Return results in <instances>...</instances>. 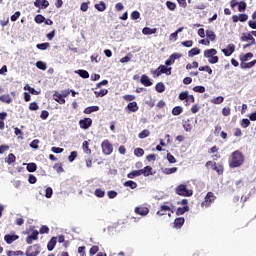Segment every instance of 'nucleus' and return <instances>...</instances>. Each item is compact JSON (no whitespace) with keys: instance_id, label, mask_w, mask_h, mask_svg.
Segmentation results:
<instances>
[{"instance_id":"8fccbe9b","label":"nucleus","mask_w":256,"mask_h":256,"mask_svg":"<svg viewBox=\"0 0 256 256\" xmlns=\"http://www.w3.org/2000/svg\"><path fill=\"white\" fill-rule=\"evenodd\" d=\"M223 101H225V98H223V96H218L216 98H214L211 103H213L214 105H221V103H223Z\"/></svg>"},{"instance_id":"9d476101","label":"nucleus","mask_w":256,"mask_h":256,"mask_svg":"<svg viewBox=\"0 0 256 256\" xmlns=\"http://www.w3.org/2000/svg\"><path fill=\"white\" fill-rule=\"evenodd\" d=\"M168 203L169 202H166L164 205L160 206V209L157 211V215H159L160 217H163V215H167L169 211L173 213V210H171V206L167 205Z\"/></svg>"},{"instance_id":"4c0bfd02","label":"nucleus","mask_w":256,"mask_h":256,"mask_svg":"<svg viewBox=\"0 0 256 256\" xmlns=\"http://www.w3.org/2000/svg\"><path fill=\"white\" fill-rule=\"evenodd\" d=\"M26 169L29 173H35V171H37V164L36 163H29V164H27Z\"/></svg>"},{"instance_id":"052dcab7","label":"nucleus","mask_w":256,"mask_h":256,"mask_svg":"<svg viewBox=\"0 0 256 256\" xmlns=\"http://www.w3.org/2000/svg\"><path fill=\"white\" fill-rule=\"evenodd\" d=\"M197 67H199V62H197V61H194L191 64L189 63L186 65V69H188V70L197 69Z\"/></svg>"},{"instance_id":"dca6fc26","label":"nucleus","mask_w":256,"mask_h":256,"mask_svg":"<svg viewBox=\"0 0 256 256\" xmlns=\"http://www.w3.org/2000/svg\"><path fill=\"white\" fill-rule=\"evenodd\" d=\"M140 83L144 85V87H151V85H153V82H151V79H149V76H147V74H143L141 76Z\"/></svg>"},{"instance_id":"680f3d73","label":"nucleus","mask_w":256,"mask_h":256,"mask_svg":"<svg viewBox=\"0 0 256 256\" xmlns=\"http://www.w3.org/2000/svg\"><path fill=\"white\" fill-rule=\"evenodd\" d=\"M45 197L47 199H51V197H53V188L51 187L46 188Z\"/></svg>"},{"instance_id":"6ab92c4d","label":"nucleus","mask_w":256,"mask_h":256,"mask_svg":"<svg viewBox=\"0 0 256 256\" xmlns=\"http://www.w3.org/2000/svg\"><path fill=\"white\" fill-rule=\"evenodd\" d=\"M34 6L35 7H42V9H47V7H49V1L47 0H36L34 2Z\"/></svg>"},{"instance_id":"49530a36","label":"nucleus","mask_w":256,"mask_h":256,"mask_svg":"<svg viewBox=\"0 0 256 256\" xmlns=\"http://www.w3.org/2000/svg\"><path fill=\"white\" fill-rule=\"evenodd\" d=\"M149 135H151V132L149 130L145 129L138 134V137H139V139H145V138L149 137Z\"/></svg>"},{"instance_id":"412c9836","label":"nucleus","mask_w":256,"mask_h":256,"mask_svg":"<svg viewBox=\"0 0 256 256\" xmlns=\"http://www.w3.org/2000/svg\"><path fill=\"white\" fill-rule=\"evenodd\" d=\"M185 225V218L183 217H178L174 220V227L176 229H181Z\"/></svg>"},{"instance_id":"2eb2a0df","label":"nucleus","mask_w":256,"mask_h":256,"mask_svg":"<svg viewBox=\"0 0 256 256\" xmlns=\"http://www.w3.org/2000/svg\"><path fill=\"white\" fill-rule=\"evenodd\" d=\"M222 53H224L225 57H231L235 53V44H229L227 48L222 49Z\"/></svg>"},{"instance_id":"393cba45","label":"nucleus","mask_w":256,"mask_h":256,"mask_svg":"<svg viewBox=\"0 0 256 256\" xmlns=\"http://www.w3.org/2000/svg\"><path fill=\"white\" fill-rule=\"evenodd\" d=\"M143 35H155L157 28L144 27L142 30Z\"/></svg>"},{"instance_id":"3c124183","label":"nucleus","mask_w":256,"mask_h":256,"mask_svg":"<svg viewBox=\"0 0 256 256\" xmlns=\"http://www.w3.org/2000/svg\"><path fill=\"white\" fill-rule=\"evenodd\" d=\"M94 195H95V197H98L101 199V198L105 197V192L101 188H98L95 190Z\"/></svg>"},{"instance_id":"4d7b16f0","label":"nucleus","mask_w":256,"mask_h":256,"mask_svg":"<svg viewBox=\"0 0 256 256\" xmlns=\"http://www.w3.org/2000/svg\"><path fill=\"white\" fill-rule=\"evenodd\" d=\"M54 169L57 173H63L65 170L63 169V164L62 163H56L54 165Z\"/></svg>"},{"instance_id":"ea45409f","label":"nucleus","mask_w":256,"mask_h":256,"mask_svg":"<svg viewBox=\"0 0 256 256\" xmlns=\"http://www.w3.org/2000/svg\"><path fill=\"white\" fill-rule=\"evenodd\" d=\"M124 187H130V189H137V183L132 180L124 182Z\"/></svg>"},{"instance_id":"c03bdc74","label":"nucleus","mask_w":256,"mask_h":256,"mask_svg":"<svg viewBox=\"0 0 256 256\" xmlns=\"http://www.w3.org/2000/svg\"><path fill=\"white\" fill-rule=\"evenodd\" d=\"M16 159L17 157H15V154L10 153L6 158V163H8V165H11L12 163H15Z\"/></svg>"},{"instance_id":"864d4df0","label":"nucleus","mask_w":256,"mask_h":256,"mask_svg":"<svg viewBox=\"0 0 256 256\" xmlns=\"http://www.w3.org/2000/svg\"><path fill=\"white\" fill-rule=\"evenodd\" d=\"M240 125L243 129H247V127H249V125H251V121H249V119H247V118H244L241 120Z\"/></svg>"},{"instance_id":"423d86ee","label":"nucleus","mask_w":256,"mask_h":256,"mask_svg":"<svg viewBox=\"0 0 256 256\" xmlns=\"http://www.w3.org/2000/svg\"><path fill=\"white\" fill-rule=\"evenodd\" d=\"M215 199H217V196L213 192H208L201 203V207H211V203H214Z\"/></svg>"},{"instance_id":"a211bd4d","label":"nucleus","mask_w":256,"mask_h":256,"mask_svg":"<svg viewBox=\"0 0 256 256\" xmlns=\"http://www.w3.org/2000/svg\"><path fill=\"white\" fill-rule=\"evenodd\" d=\"M17 239H19L18 235H11V234H6L4 236V241L8 244L11 245V243H13V241H17Z\"/></svg>"},{"instance_id":"e433bc0d","label":"nucleus","mask_w":256,"mask_h":256,"mask_svg":"<svg viewBox=\"0 0 256 256\" xmlns=\"http://www.w3.org/2000/svg\"><path fill=\"white\" fill-rule=\"evenodd\" d=\"M82 148L84 153H86L87 155H91V149L89 148V142L87 140L83 142Z\"/></svg>"},{"instance_id":"a878e982","label":"nucleus","mask_w":256,"mask_h":256,"mask_svg":"<svg viewBox=\"0 0 256 256\" xmlns=\"http://www.w3.org/2000/svg\"><path fill=\"white\" fill-rule=\"evenodd\" d=\"M141 169L140 170H133L127 174L128 179H135V177H141Z\"/></svg>"},{"instance_id":"37998d69","label":"nucleus","mask_w":256,"mask_h":256,"mask_svg":"<svg viewBox=\"0 0 256 256\" xmlns=\"http://www.w3.org/2000/svg\"><path fill=\"white\" fill-rule=\"evenodd\" d=\"M247 9V3L245 1H240L238 3V11L243 13Z\"/></svg>"},{"instance_id":"6e6552de","label":"nucleus","mask_w":256,"mask_h":256,"mask_svg":"<svg viewBox=\"0 0 256 256\" xmlns=\"http://www.w3.org/2000/svg\"><path fill=\"white\" fill-rule=\"evenodd\" d=\"M39 253H41V250L37 244L28 247L26 250V256H37Z\"/></svg>"},{"instance_id":"f257e3e1","label":"nucleus","mask_w":256,"mask_h":256,"mask_svg":"<svg viewBox=\"0 0 256 256\" xmlns=\"http://www.w3.org/2000/svg\"><path fill=\"white\" fill-rule=\"evenodd\" d=\"M244 163L245 155H243V152L235 150L234 152L231 153V159L229 161L230 169H237L239 167H242Z\"/></svg>"},{"instance_id":"603ef678","label":"nucleus","mask_w":256,"mask_h":256,"mask_svg":"<svg viewBox=\"0 0 256 256\" xmlns=\"http://www.w3.org/2000/svg\"><path fill=\"white\" fill-rule=\"evenodd\" d=\"M134 155L136 157H143V155H145V150H143V148H136L134 150Z\"/></svg>"},{"instance_id":"de8ad7c7","label":"nucleus","mask_w":256,"mask_h":256,"mask_svg":"<svg viewBox=\"0 0 256 256\" xmlns=\"http://www.w3.org/2000/svg\"><path fill=\"white\" fill-rule=\"evenodd\" d=\"M107 93H109V90H107V89H101L100 91L94 92L96 97H105V95H107Z\"/></svg>"},{"instance_id":"5fc2aeb1","label":"nucleus","mask_w":256,"mask_h":256,"mask_svg":"<svg viewBox=\"0 0 256 256\" xmlns=\"http://www.w3.org/2000/svg\"><path fill=\"white\" fill-rule=\"evenodd\" d=\"M166 6L170 11H175V9H177V4H175V2L167 1Z\"/></svg>"},{"instance_id":"aec40b11","label":"nucleus","mask_w":256,"mask_h":256,"mask_svg":"<svg viewBox=\"0 0 256 256\" xmlns=\"http://www.w3.org/2000/svg\"><path fill=\"white\" fill-rule=\"evenodd\" d=\"M141 175L144 177H149V175H153V167L151 166H146L143 169H140Z\"/></svg>"},{"instance_id":"cd10ccee","label":"nucleus","mask_w":256,"mask_h":256,"mask_svg":"<svg viewBox=\"0 0 256 256\" xmlns=\"http://www.w3.org/2000/svg\"><path fill=\"white\" fill-rule=\"evenodd\" d=\"M178 168L177 167H172V168H164L162 169V173L164 175H173V173H177Z\"/></svg>"},{"instance_id":"ddd939ff","label":"nucleus","mask_w":256,"mask_h":256,"mask_svg":"<svg viewBox=\"0 0 256 256\" xmlns=\"http://www.w3.org/2000/svg\"><path fill=\"white\" fill-rule=\"evenodd\" d=\"M134 212L136 215H141V217H146V215H149V208L145 206H138L134 209Z\"/></svg>"},{"instance_id":"c85d7f7f","label":"nucleus","mask_w":256,"mask_h":256,"mask_svg":"<svg viewBox=\"0 0 256 256\" xmlns=\"http://www.w3.org/2000/svg\"><path fill=\"white\" fill-rule=\"evenodd\" d=\"M7 256H23L25 253L21 250L13 251V250H8L6 251Z\"/></svg>"},{"instance_id":"0e129e2a","label":"nucleus","mask_w":256,"mask_h":256,"mask_svg":"<svg viewBox=\"0 0 256 256\" xmlns=\"http://www.w3.org/2000/svg\"><path fill=\"white\" fill-rule=\"evenodd\" d=\"M99 253V246L94 245L90 248L89 254L90 255H97Z\"/></svg>"},{"instance_id":"774afa93","label":"nucleus","mask_w":256,"mask_h":256,"mask_svg":"<svg viewBox=\"0 0 256 256\" xmlns=\"http://www.w3.org/2000/svg\"><path fill=\"white\" fill-rule=\"evenodd\" d=\"M248 27H250V29H256V20L248 21Z\"/></svg>"},{"instance_id":"58836bf2","label":"nucleus","mask_w":256,"mask_h":256,"mask_svg":"<svg viewBox=\"0 0 256 256\" xmlns=\"http://www.w3.org/2000/svg\"><path fill=\"white\" fill-rule=\"evenodd\" d=\"M37 69H40L41 71H47V63L43 61H37L36 62Z\"/></svg>"},{"instance_id":"20e7f679","label":"nucleus","mask_w":256,"mask_h":256,"mask_svg":"<svg viewBox=\"0 0 256 256\" xmlns=\"http://www.w3.org/2000/svg\"><path fill=\"white\" fill-rule=\"evenodd\" d=\"M175 193L181 197H191L193 195V190L187 189V185L180 184L176 187Z\"/></svg>"},{"instance_id":"b1692460","label":"nucleus","mask_w":256,"mask_h":256,"mask_svg":"<svg viewBox=\"0 0 256 256\" xmlns=\"http://www.w3.org/2000/svg\"><path fill=\"white\" fill-rule=\"evenodd\" d=\"M55 245H57V237H52L47 244L48 251H53V249H55Z\"/></svg>"},{"instance_id":"f704fd0d","label":"nucleus","mask_w":256,"mask_h":256,"mask_svg":"<svg viewBox=\"0 0 256 256\" xmlns=\"http://www.w3.org/2000/svg\"><path fill=\"white\" fill-rule=\"evenodd\" d=\"M253 36L252 31L248 32V33H243L242 36L240 37V41H250L251 37Z\"/></svg>"},{"instance_id":"4be33fe9","label":"nucleus","mask_w":256,"mask_h":256,"mask_svg":"<svg viewBox=\"0 0 256 256\" xmlns=\"http://www.w3.org/2000/svg\"><path fill=\"white\" fill-rule=\"evenodd\" d=\"M54 101H56L60 105H65V98L63 97V94H60L59 92H56L54 94Z\"/></svg>"},{"instance_id":"5701e85b","label":"nucleus","mask_w":256,"mask_h":256,"mask_svg":"<svg viewBox=\"0 0 256 256\" xmlns=\"http://www.w3.org/2000/svg\"><path fill=\"white\" fill-rule=\"evenodd\" d=\"M127 109L131 111V113H137V111H139V106L137 105V102H130L127 105Z\"/></svg>"},{"instance_id":"09e8293b","label":"nucleus","mask_w":256,"mask_h":256,"mask_svg":"<svg viewBox=\"0 0 256 256\" xmlns=\"http://www.w3.org/2000/svg\"><path fill=\"white\" fill-rule=\"evenodd\" d=\"M212 170L216 171V173H218V175H223L224 168H223V165L217 166V164H216V165H214V167H212Z\"/></svg>"},{"instance_id":"6e6d98bb","label":"nucleus","mask_w":256,"mask_h":256,"mask_svg":"<svg viewBox=\"0 0 256 256\" xmlns=\"http://www.w3.org/2000/svg\"><path fill=\"white\" fill-rule=\"evenodd\" d=\"M34 20H35V23H38V24L44 23L45 16L38 14L35 16Z\"/></svg>"},{"instance_id":"13d9d810","label":"nucleus","mask_w":256,"mask_h":256,"mask_svg":"<svg viewBox=\"0 0 256 256\" xmlns=\"http://www.w3.org/2000/svg\"><path fill=\"white\" fill-rule=\"evenodd\" d=\"M199 71H206L208 75H213V69H211L209 66H201L199 67Z\"/></svg>"},{"instance_id":"f03ea898","label":"nucleus","mask_w":256,"mask_h":256,"mask_svg":"<svg viewBox=\"0 0 256 256\" xmlns=\"http://www.w3.org/2000/svg\"><path fill=\"white\" fill-rule=\"evenodd\" d=\"M240 59V67L241 69H253V66L256 65V59L249 61L250 59H253V52H248L246 54H241L239 56Z\"/></svg>"},{"instance_id":"a19ab883","label":"nucleus","mask_w":256,"mask_h":256,"mask_svg":"<svg viewBox=\"0 0 256 256\" xmlns=\"http://www.w3.org/2000/svg\"><path fill=\"white\" fill-rule=\"evenodd\" d=\"M95 9H97V11L103 12L105 9H107V5L105 2L101 1L99 4H95Z\"/></svg>"},{"instance_id":"473e14b6","label":"nucleus","mask_w":256,"mask_h":256,"mask_svg":"<svg viewBox=\"0 0 256 256\" xmlns=\"http://www.w3.org/2000/svg\"><path fill=\"white\" fill-rule=\"evenodd\" d=\"M187 211H189L188 205H186L184 207H178L176 210V215H185V213H187Z\"/></svg>"},{"instance_id":"1a4fd4ad","label":"nucleus","mask_w":256,"mask_h":256,"mask_svg":"<svg viewBox=\"0 0 256 256\" xmlns=\"http://www.w3.org/2000/svg\"><path fill=\"white\" fill-rule=\"evenodd\" d=\"M183 57V55L179 54V53H173L172 55L169 56V58L165 61V65L167 67H170V65H174L175 64V60L176 59H181Z\"/></svg>"},{"instance_id":"f8f14e48","label":"nucleus","mask_w":256,"mask_h":256,"mask_svg":"<svg viewBox=\"0 0 256 256\" xmlns=\"http://www.w3.org/2000/svg\"><path fill=\"white\" fill-rule=\"evenodd\" d=\"M249 19V15L247 14H239V15H233L232 16V21L233 23H245Z\"/></svg>"},{"instance_id":"a18cd8bd","label":"nucleus","mask_w":256,"mask_h":256,"mask_svg":"<svg viewBox=\"0 0 256 256\" xmlns=\"http://www.w3.org/2000/svg\"><path fill=\"white\" fill-rule=\"evenodd\" d=\"M155 89L157 93H163L165 91V84H163L162 82H159L156 84Z\"/></svg>"},{"instance_id":"2f4dec72","label":"nucleus","mask_w":256,"mask_h":256,"mask_svg":"<svg viewBox=\"0 0 256 256\" xmlns=\"http://www.w3.org/2000/svg\"><path fill=\"white\" fill-rule=\"evenodd\" d=\"M206 37L209 39L208 41H215L217 39V35L213 30H206Z\"/></svg>"},{"instance_id":"f3484780","label":"nucleus","mask_w":256,"mask_h":256,"mask_svg":"<svg viewBox=\"0 0 256 256\" xmlns=\"http://www.w3.org/2000/svg\"><path fill=\"white\" fill-rule=\"evenodd\" d=\"M183 128L187 132H191L193 130V118L187 119L183 122Z\"/></svg>"},{"instance_id":"7c9ffc66","label":"nucleus","mask_w":256,"mask_h":256,"mask_svg":"<svg viewBox=\"0 0 256 256\" xmlns=\"http://www.w3.org/2000/svg\"><path fill=\"white\" fill-rule=\"evenodd\" d=\"M75 73L82 77V79H89V72L87 70H76Z\"/></svg>"},{"instance_id":"72a5a7b5","label":"nucleus","mask_w":256,"mask_h":256,"mask_svg":"<svg viewBox=\"0 0 256 256\" xmlns=\"http://www.w3.org/2000/svg\"><path fill=\"white\" fill-rule=\"evenodd\" d=\"M37 49H40V51H47L49 47H51V44L49 42L41 43L36 45Z\"/></svg>"},{"instance_id":"0eeeda50","label":"nucleus","mask_w":256,"mask_h":256,"mask_svg":"<svg viewBox=\"0 0 256 256\" xmlns=\"http://www.w3.org/2000/svg\"><path fill=\"white\" fill-rule=\"evenodd\" d=\"M101 148L104 155H111L113 153V144L107 139L102 141Z\"/></svg>"},{"instance_id":"79ce46f5","label":"nucleus","mask_w":256,"mask_h":256,"mask_svg":"<svg viewBox=\"0 0 256 256\" xmlns=\"http://www.w3.org/2000/svg\"><path fill=\"white\" fill-rule=\"evenodd\" d=\"M201 53V49L199 48H192L189 52H188V56L189 57H195V55H199Z\"/></svg>"},{"instance_id":"bb28decb","label":"nucleus","mask_w":256,"mask_h":256,"mask_svg":"<svg viewBox=\"0 0 256 256\" xmlns=\"http://www.w3.org/2000/svg\"><path fill=\"white\" fill-rule=\"evenodd\" d=\"M99 111V106H89L84 109L85 115H91V113H95Z\"/></svg>"},{"instance_id":"4468645a","label":"nucleus","mask_w":256,"mask_h":256,"mask_svg":"<svg viewBox=\"0 0 256 256\" xmlns=\"http://www.w3.org/2000/svg\"><path fill=\"white\" fill-rule=\"evenodd\" d=\"M37 239H39V231L33 230L31 235L26 237V243L28 245H31L33 243V241H37Z\"/></svg>"},{"instance_id":"7ed1b4c3","label":"nucleus","mask_w":256,"mask_h":256,"mask_svg":"<svg viewBox=\"0 0 256 256\" xmlns=\"http://www.w3.org/2000/svg\"><path fill=\"white\" fill-rule=\"evenodd\" d=\"M204 57L208 59V62L211 63V65H215L216 63H219V56H217V49L211 48L204 50Z\"/></svg>"},{"instance_id":"c9c22d12","label":"nucleus","mask_w":256,"mask_h":256,"mask_svg":"<svg viewBox=\"0 0 256 256\" xmlns=\"http://www.w3.org/2000/svg\"><path fill=\"white\" fill-rule=\"evenodd\" d=\"M181 113H183V107L181 106H176L172 109V115H174L175 117L181 115Z\"/></svg>"},{"instance_id":"bf43d9fd","label":"nucleus","mask_w":256,"mask_h":256,"mask_svg":"<svg viewBox=\"0 0 256 256\" xmlns=\"http://www.w3.org/2000/svg\"><path fill=\"white\" fill-rule=\"evenodd\" d=\"M200 109H201V106H199V104H194L192 105L190 111L191 113H193V115H195L196 113H199Z\"/></svg>"},{"instance_id":"e2e57ef3","label":"nucleus","mask_w":256,"mask_h":256,"mask_svg":"<svg viewBox=\"0 0 256 256\" xmlns=\"http://www.w3.org/2000/svg\"><path fill=\"white\" fill-rule=\"evenodd\" d=\"M189 97V92L184 91L179 94L180 101H187V98Z\"/></svg>"},{"instance_id":"9b49d317","label":"nucleus","mask_w":256,"mask_h":256,"mask_svg":"<svg viewBox=\"0 0 256 256\" xmlns=\"http://www.w3.org/2000/svg\"><path fill=\"white\" fill-rule=\"evenodd\" d=\"M80 129L87 130L91 125H93V120L91 118H84L79 120Z\"/></svg>"},{"instance_id":"c756f323","label":"nucleus","mask_w":256,"mask_h":256,"mask_svg":"<svg viewBox=\"0 0 256 256\" xmlns=\"http://www.w3.org/2000/svg\"><path fill=\"white\" fill-rule=\"evenodd\" d=\"M0 101L2 103H12L13 99L11 98V96L9 94H4L0 96Z\"/></svg>"},{"instance_id":"338daca9","label":"nucleus","mask_w":256,"mask_h":256,"mask_svg":"<svg viewBox=\"0 0 256 256\" xmlns=\"http://www.w3.org/2000/svg\"><path fill=\"white\" fill-rule=\"evenodd\" d=\"M86 247L85 246H80L78 247V253L80 256H87V253L85 252Z\"/></svg>"},{"instance_id":"39448f33","label":"nucleus","mask_w":256,"mask_h":256,"mask_svg":"<svg viewBox=\"0 0 256 256\" xmlns=\"http://www.w3.org/2000/svg\"><path fill=\"white\" fill-rule=\"evenodd\" d=\"M171 69L172 68H167L165 65H160L156 70H151V74L153 77H161L163 73H165V75H171Z\"/></svg>"},{"instance_id":"69168bd1","label":"nucleus","mask_w":256,"mask_h":256,"mask_svg":"<svg viewBox=\"0 0 256 256\" xmlns=\"http://www.w3.org/2000/svg\"><path fill=\"white\" fill-rule=\"evenodd\" d=\"M193 91H195V93H205V88L204 86H195Z\"/></svg>"}]
</instances>
